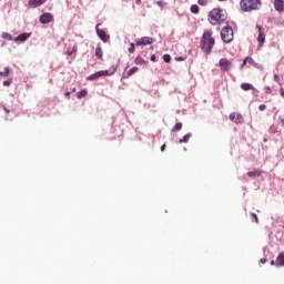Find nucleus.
<instances>
[{
	"mask_svg": "<svg viewBox=\"0 0 284 284\" xmlns=\"http://www.w3.org/2000/svg\"><path fill=\"white\" fill-rule=\"evenodd\" d=\"M260 263H261L262 265H265V263H267V260H266V258H261V260H260Z\"/></svg>",
	"mask_w": 284,
	"mask_h": 284,
	"instance_id": "a18cd8bd",
	"label": "nucleus"
},
{
	"mask_svg": "<svg viewBox=\"0 0 284 284\" xmlns=\"http://www.w3.org/2000/svg\"><path fill=\"white\" fill-rule=\"evenodd\" d=\"M252 219H255V223H258V215L256 213H251Z\"/></svg>",
	"mask_w": 284,
	"mask_h": 284,
	"instance_id": "58836bf2",
	"label": "nucleus"
},
{
	"mask_svg": "<svg viewBox=\"0 0 284 284\" xmlns=\"http://www.w3.org/2000/svg\"><path fill=\"white\" fill-rule=\"evenodd\" d=\"M245 61H247L248 65H253V68H260L258 63H256V61L250 57L245 58Z\"/></svg>",
	"mask_w": 284,
	"mask_h": 284,
	"instance_id": "412c9836",
	"label": "nucleus"
},
{
	"mask_svg": "<svg viewBox=\"0 0 284 284\" xmlns=\"http://www.w3.org/2000/svg\"><path fill=\"white\" fill-rule=\"evenodd\" d=\"M101 71H98L87 78L88 81H97V79H101Z\"/></svg>",
	"mask_w": 284,
	"mask_h": 284,
	"instance_id": "dca6fc26",
	"label": "nucleus"
},
{
	"mask_svg": "<svg viewBox=\"0 0 284 284\" xmlns=\"http://www.w3.org/2000/svg\"><path fill=\"white\" fill-rule=\"evenodd\" d=\"M3 110H4L6 114H10V110H8V108L3 106Z\"/></svg>",
	"mask_w": 284,
	"mask_h": 284,
	"instance_id": "49530a36",
	"label": "nucleus"
},
{
	"mask_svg": "<svg viewBox=\"0 0 284 284\" xmlns=\"http://www.w3.org/2000/svg\"><path fill=\"white\" fill-rule=\"evenodd\" d=\"M241 89L244 90V92H250V90H254V85H252L247 82H243L241 84Z\"/></svg>",
	"mask_w": 284,
	"mask_h": 284,
	"instance_id": "f3484780",
	"label": "nucleus"
},
{
	"mask_svg": "<svg viewBox=\"0 0 284 284\" xmlns=\"http://www.w3.org/2000/svg\"><path fill=\"white\" fill-rule=\"evenodd\" d=\"M1 37L6 39L7 41H12V34L8 32H2Z\"/></svg>",
	"mask_w": 284,
	"mask_h": 284,
	"instance_id": "cd10ccee",
	"label": "nucleus"
},
{
	"mask_svg": "<svg viewBox=\"0 0 284 284\" xmlns=\"http://www.w3.org/2000/svg\"><path fill=\"white\" fill-rule=\"evenodd\" d=\"M39 21L43 26H47L48 23H52V21H54V16H52V13H50V12L42 13L39 17Z\"/></svg>",
	"mask_w": 284,
	"mask_h": 284,
	"instance_id": "0eeeda50",
	"label": "nucleus"
},
{
	"mask_svg": "<svg viewBox=\"0 0 284 284\" xmlns=\"http://www.w3.org/2000/svg\"><path fill=\"white\" fill-rule=\"evenodd\" d=\"M266 109H267V106L265 104H260L258 105V111L260 112H264V110H266Z\"/></svg>",
	"mask_w": 284,
	"mask_h": 284,
	"instance_id": "f704fd0d",
	"label": "nucleus"
},
{
	"mask_svg": "<svg viewBox=\"0 0 284 284\" xmlns=\"http://www.w3.org/2000/svg\"><path fill=\"white\" fill-rule=\"evenodd\" d=\"M197 3H199V6L205 7V6H207L209 1L207 0H197Z\"/></svg>",
	"mask_w": 284,
	"mask_h": 284,
	"instance_id": "72a5a7b5",
	"label": "nucleus"
},
{
	"mask_svg": "<svg viewBox=\"0 0 284 284\" xmlns=\"http://www.w3.org/2000/svg\"><path fill=\"white\" fill-rule=\"evenodd\" d=\"M255 28L258 30L257 42L261 48L263 47V43H265V32H263V27H261L260 24H256Z\"/></svg>",
	"mask_w": 284,
	"mask_h": 284,
	"instance_id": "1a4fd4ad",
	"label": "nucleus"
},
{
	"mask_svg": "<svg viewBox=\"0 0 284 284\" xmlns=\"http://www.w3.org/2000/svg\"><path fill=\"white\" fill-rule=\"evenodd\" d=\"M88 95V90L87 89H82L77 93V98L78 99H83V97Z\"/></svg>",
	"mask_w": 284,
	"mask_h": 284,
	"instance_id": "4be33fe9",
	"label": "nucleus"
},
{
	"mask_svg": "<svg viewBox=\"0 0 284 284\" xmlns=\"http://www.w3.org/2000/svg\"><path fill=\"white\" fill-rule=\"evenodd\" d=\"M261 0H241L240 7L243 12H254L261 8Z\"/></svg>",
	"mask_w": 284,
	"mask_h": 284,
	"instance_id": "7ed1b4c3",
	"label": "nucleus"
},
{
	"mask_svg": "<svg viewBox=\"0 0 284 284\" xmlns=\"http://www.w3.org/2000/svg\"><path fill=\"white\" fill-rule=\"evenodd\" d=\"M136 6H141V0H135Z\"/></svg>",
	"mask_w": 284,
	"mask_h": 284,
	"instance_id": "3c124183",
	"label": "nucleus"
},
{
	"mask_svg": "<svg viewBox=\"0 0 284 284\" xmlns=\"http://www.w3.org/2000/svg\"><path fill=\"white\" fill-rule=\"evenodd\" d=\"M271 92H272V88L265 87V93H266V94H270Z\"/></svg>",
	"mask_w": 284,
	"mask_h": 284,
	"instance_id": "ea45409f",
	"label": "nucleus"
},
{
	"mask_svg": "<svg viewBox=\"0 0 284 284\" xmlns=\"http://www.w3.org/2000/svg\"><path fill=\"white\" fill-rule=\"evenodd\" d=\"M219 1H225V0H219Z\"/></svg>",
	"mask_w": 284,
	"mask_h": 284,
	"instance_id": "5fc2aeb1",
	"label": "nucleus"
},
{
	"mask_svg": "<svg viewBox=\"0 0 284 284\" xmlns=\"http://www.w3.org/2000/svg\"><path fill=\"white\" fill-rule=\"evenodd\" d=\"M136 72H139V67H133L128 72L123 73V79H130V77H132V74H136Z\"/></svg>",
	"mask_w": 284,
	"mask_h": 284,
	"instance_id": "f8f14e48",
	"label": "nucleus"
},
{
	"mask_svg": "<svg viewBox=\"0 0 284 284\" xmlns=\"http://www.w3.org/2000/svg\"><path fill=\"white\" fill-rule=\"evenodd\" d=\"M221 39L223 43H232L234 41V29L230 26L223 27L221 30Z\"/></svg>",
	"mask_w": 284,
	"mask_h": 284,
	"instance_id": "20e7f679",
	"label": "nucleus"
},
{
	"mask_svg": "<svg viewBox=\"0 0 284 284\" xmlns=\"http://www.w3.org/2000/svg\"><path fill=\"white\" fill-rule=\"evenodd\" d=\"M45 1L48 0H29V8H39L41 6H43V3H45Z\"/></svg>",
	"mask_w": 284,
	"mask_h": 284,
	"instance_id": "9d476101",
	"label": "nucleus"
},
{
	"mask_svg": "<svg viewBox=\"0 0 284 284\" xmlns=\"http://www.w3.org/2000/svg\"><path fill=\"white\" fill-rule=\"evenodd\" d=\"M175 61H185V57H176Z\"/></svg>",
	"mask_w": 284,
	"mask_h": 284,
	"instance_id": "a19ab883",
	"label": "nucleus"
},
{
	"mask_svg": "<svg viewBox=\"0 0 284 284\" xmlns=\"http://www.w3.org/2000/svg\"><path fill=\"white\" fill-rule=\"evenodd\" d=\"M270 134H276L278 132V128L275 124H272L268 129Z\"/></svg>",
	"mask_w": 284,
	"mask_h": 284,
	"instance_id": "bb28decb",
	"label": "nucleus"
},
{
	"mask_svg": "<svg viewBox=\"0 0 284 284\" xmlns=\"http://www.w3.org/2000/svg\"><path fill=\"white\" fill-rule=\"evenodd\" d=\"M182 129H183V123L178 122V123L173 126L172 132H179V131L182 130Z\"/></svg>",
	"mask_w": 284,
	"mask_h": 284,
	"instance_id": "a878e982",
	"label": "nucleus"
},
{
	"mask_svg": "<svg viewBox=\"0 0 284 284\" xmlns=\"http://www.w3.org/2000/svg\"><path fill=\"white\" fill-rule=\"evenodd\" d=\"M11 41H14V43H19V41H20L19 36H18V37H16V38H12V40H11Z\"/></svg>",
	"mask_w": 284,
	"mask_h": 284,
	"instance_id": "37998d69",
	"label": "nucleus"
},
{
	"mask_svg": "<svg viewBox=\"0 0 284 284\" xmlns=\"http://www.w3.org/2000/svg\"><path fill=\"white\" fill-rule=\"evenodd\" d=\"M158 6H160V8H162V6H163V1H158Z\"/></svg>",
	"mask_w": 284,
	"mask_h": 284,
	"instance_id": "09e8293b",
	"label": "nucleus"
},
{
	"mask_svg": "<svg viewBox=\"0 0 284 284\" xmlns=\"http://www.w3.org/2000/svg\"><path fill=\"white\" fill-rule=\"evenodd\" d=\"M251 90L253 92V97H258V90H256V88L253 87Z\"/></svg>",
	"mask_w": 284,
	"mask_h": 284,
	"instance_id": "4c0bfd02",
	"label": "nucleus"
},
{
	"mask_svg": "<svg viewBox=\"0 0 284 284\" xmlns=\"http://www.w3.org/2000/svg\"><path fill=\"white\" fill-rule=\"evenodd\" d=\"M152 43H154V39L150 37H142L135 40V45H152Z\"/></svg>",
	"mask_w": 284,
	"mask_h": 284,
	"instance_id": "6e6552de",
	"label": "nucleus"
},
{
	"mask_svg": "<svg viewBox=\"0 0 284 284\" xmlns=\"http://www.w3.org/2000/svg\"><path fill=\"white\" fill-rule=\"evenodd\" d=\"M225 11L220 8H215L209 12V21L211 26H221L225 23Z\"/></svg>",
	"mask_w": 284,
	"mask_h": 284,
	"instance_id": "f03ea898",
	"label": "nucleus"
},
{
	"mask_svg": "<svg viewBox=\"0 0 284 284\" xmlns=\"http://www.w3.org/2000/svg\"><path fill=\"white\" fill-rule=\"evenodd\" d=\"M135 50H136V45L134 44V42H131L129 47L130 54H134Z\"/></svg>",
	"mask_w": 284,
	"mask_h": 284,
	"instance_id": "c756f323",
	"label": "nucleus"
},
{
	"mask_svg": "<svg viewBox=\"0 0 284 284\" xmlns=\"http://www.w3.org/2000/svg\"><path fill=\"white\" fill-rule=\"evenodd\" d=\"M74 52H77V49H68L67 50V54H68V57H72V54H74Z\"/></svg>",
	"mask_w": 284,
	"mask_h": 284,
	"instance_id": "473e14b6",
	"label": "nucleus"
},
{
	"mask_svg": "<svg viewBox=\"0 0 284 284\" xmlns=\"http://www.w3.org/2000/svg\"><path fill=\"white\" fill-rule=\"evenodd\" d=\"M192 139V133H186L182 139L179 140V143H187Z\"/></svg>",
	"mask_w": 284,
	"mask_h": 284,
	"instance_id": "aec40b11",
	"label": "nucleus"
},
{
	"mask_svg": "<svg viewBox=\"0 0 284 284\" xmlns=\"http://www.w3.org/2000/svg\"><path fill=\"white\" fill-rule=\"evenodd\" d=\"M135 63L136 65H145V61L141 57L135 58Z\"/></svg>",
	"mask_w": 284,
	"mask_h": 284,
	"instance_id": "c85d7f7f",
	"label": "nucleus"
},
{
	"mask_svg": "<svg viewBox=\"0 0 284 284\" xmlns=\"http://www.w3.org/2000/svg\"><path fill=\"white\" fill-rule=\"evenodd\" d=\"M18 37L20 39V43H26V41H28L29 38L32 37V33H21Z\"/></svg>",
	"mask_w": 284,
	"mask_h": 284,
	"instance_id": "2eb2a0df",
	"label": "nucleus"
},
{
	"mask_svg": "<svg viewBox=\"0 0 284 284\" xmlns=\"http://www.w3.org/2000/svg\"><path fill=\"white\" fill-rule=\"evenodd\" d=\"M215 43L216 41L212 37V30L204 31L200 42V48L203 50V52H205V54H212Z\"/></svg>",
	"mask_w": 284,
	"mask_h": 284,
	"instance_id": "f257e3e1",
	"label": "nucleus"
},
{
	"mask_svg": "<svg viewBox=\"0 0 284 284\" xmlns=\"http://www.w3.org/2000/svg\"><path fill=\"white\" fill-rule=\"evenodd\" d=\"M274 81L281 85V78L278 74H274Z\"/></svg>",
	"mask_w": 284,
	"mask_h": 284,
	"instance_id": "c9c22d12",
	"label": "nucleus"
},
{
	"mask_svg": "<svg viewBox=\"0 0 284 284\" xmlns=\"http://www.w3.org/2000/svg\"><path fill=\"white\" fill-rule=\"evenodd\" d=\"M2 84L4 85V88H10V85H12V78L4 80Z\"/></svg>",
	"mask_w": 284,
	"mask_h": 284,
	"instance_id": "7c9ffc66",
	"label": "nucleus"
},
{
	"mask_svg": "<svg viewBox=\"0 0 284 284\" xmlns=\"http://www.w3.org/2000/svg\"><path fill=\"white\" fill-rule=\"evenodd\" d=\"M278 119H280V121L282 123V126L284 128V115H280Z\"/></svg>",
	"mask_w": 284,
	"mask_h": 284,
	"instance_id": "79ce46f5",
	"label": "nucleus"
},
{
	"mask_svg": "<svg viewBox=\"0 0 284 284\" xmlns=\"http://www.w3.org/2000/svg\"><path fill=\"white\" fill-rule=\"evenodd\" d=\"M165 151V144H163L162 146H161V152H164Z\"/></svg>",
	"mask_w": 284,
	"mask_h": 284,
	"instance_id": "8fccbe9b",
	"label": "nucleus"
},
{
	"mask_svg": "<svg viewBox=\"0 0 284 284\" xmlns=\"http://www.w3.org/2000/svg\"><path fill=\"white\" fill-rule=\"evenodd\" d=\"M274 8L277 12H284V1L283 0H274Z\"/></svg>",
	"mask_w": 284,
	"mask_h": 284,
	"instance_id": "9b49d317",
	"label": "nucleus"
},
{
	"mask_svg": "<svg viewBox=\"0 0 284 284\" xmlns=\"http://www.w3.org/2000/svg\"><path fill=\"white\" fill-rule=\"evenodd\" d=\"M219 67L222 72H230V70H232V61L227 60L226 58H222L219 61Z\"/></svg>",
	"mask_w": 284,
	"mask_h": 284,
	"instance_id": "39448f33",
	"label": "nucleus"
},
{
	"mask_svg": "<svg viewBox=\"0 0 284 284\" xmlns=\"http://www.w3.org/2000/svg\"><path fill=\"white\" fill-rule=\"evenodd\" d=\"M200 8H199V4H192L191 6V12H192V14H199V12H200Z\"/></svg>",
	"mask_w": 284,
	"mask_h": 284,
	"instance_id": "393cba45",
	"label": "nucleus"
},
{
	"mask_svg": "<svg viewBox=\"0 0 284 284\" xmlns=\"http://www.w3.org/2000/svg\"><path fill=\"white\" fill-rule=\"evenodd\" d=\"M271 265H276V261L274 262V260H272Z\"/></svg>",
	"mask_w": 284,
	"mask_h": 284,
	"instance_id": "864d4df0",
	"label": "nucleus"
},
{
	"mask_svg": "<svg viewBox=\"0 0 284 284\" xmlns=\"http://www.w3.org/2000/svg\"><path fill=\"white\" fill-rule=\"evenodd\" d=\"M151 61L155 62L156 61V55H151Z\"/></svg>",
	"mask_w": 284,
	"mask_h": 284,
	"instance_id": "de8ad7c7",
	"label": "nucleus"
},
{
	"mask_svg": "<svg viewBox=\"0 0 284 284\" xmlns=\"http://www.w3.org/2000/svg\"><path fill=\"white\" fill-rule=\"evenodd\" d=\"M10 75V67H4L3 71H0V77H9Z\"/></svg>",
	"mask_w": 284,
	"mask_h": 284,
	"instance_id": "b1692460",
	"label": "nucleus"
},
{
	"mask_svg": "<svg viewBox=\"0 0 284 284\" xmlns=\"http://www.w3.org/2000/svg\"><path fill=\"white\" fill-rule=\"evenodd\" d=\"M64 97H70V91H67V92L64 93Z\"/></svg>",
	"mask_w": 284,
	"mask_h": 284,
	"instance_id": "603ef678",
	"label": "nucleus"
},
{
	"mask_svg": "<svg viewBox=\"0 0 284 284\" xmlns=\"http://www.w3.org/2000/svg\"><path fill=\"white\" fill-rule=\"evenodd\" d=\"M276 267H284V253H281L276 258Z\"/></svg>",
	"mask_w": 284,
	"mask_h": 284,
	"instance_id": "4468645a",
	"label": "nucleus"
},
{
	"mask_svg": "<svg viewBox=\"0 0 284 284\" xmlns=\"http://www.w3.org/2000/svg\"><path fill=\"white\" fill-rule=\"evenodd\" d=\"M99 26H101V23L95 26L97 36L103 41V43H108V41H110V34H108L105 30L100 29Z\"/></svg>",
	"mask_w": 284,
	"mask_h": 284,
	"instance_id": "423d86ee",
	"label": "nucleus"
},
{
	"mask_svg": "<svg viewBox=\"0 0 284 284\" xmlns=\"http://www.w3.org/2000/svg\"><path fill=\"white\" fill-rule=\"evenodd\" d=\"M95 57L97 59H103V50L101 49V45L95 48Z\"/></svg>",
	"mask_w": 284,
	"mask_h": 284,
	"instance_id": "a211bd4d",
	"label": "nucleus"
},
{
	"mask_svg": "<svg viewBox=\"0 0 284 284\" xmlns=\"http://www.w3.org/2000/svg\"><path fill=\"white\" fill-rule=\"evenodd\" d=\"M229 119H230V121H235L236 120V113H231L229 115Z\"/></svg>",
	"mask_w": 284,
	"mask_h": 284,
	"instance_id": "e433bc0d",
	"label": "nucleus"
},
{
	"mask_svg": "<svg viewBox=\"0 0 284 284\" xmlns=\"http://www.w3.org/2000/svg\"><path fill=\"white\" fill-rule=\"evenodd\" d=\"M245 65H247V61H245V59H244L243 63L241 64V70H243V68H245Z\"/></svg>",
	"mask_w": 284,
	"mask_h": 284,
	"instance_id": "c03bdc74",
	"label": "nucleus"
},
{
	"mask_svg": "<svg viewBox=\"0 0 284 284\" xmlns=\"http://www.w3.org/2000/svg\"><path fill=\"white\" fill-rule=\"evenodd\" d=\"M243 115L241 113H237L235 115V120H234V123H236L237 125H240L241 123H243Z\"/></svg>",
	"mask_w": 284,
	"mask_h": 284,
	"instance_id": "5701e85b",
	"label": "nucleus"
},
{
	"mask_svg": "<svg viewBox=\"0 0 284 284\" xmlns=\"http://www.w3.org/2000/svg\"><path fill=\"white\" fill-rule=\"evenodd\" d=\"M247 176H250L251 179H256L257 176H261V174H263V171L261 170H254V171H248Z\"/></svg>",
	"mask_w": 284,
	"mask_h": 284,
	"instance_id": "ddd939ff",
	"label": "nucleus"
},
{
	"mask_svg": "<svg viewBox=\"0 0 284 284\" xmlns=\"http://www.w3.org/2000/svg\"><path fill=\"white\" fill-rule=\"evenodd\" d=\"M163 61H164V63H170V61H172V57L170 54H164Z\"/></svg>",
	"mask_w": 284,
	"mask_h": 284,
	"instance_id": "2f4dec72",
	"label": "nucleus"
},
{
	"mask_svg": "<svg viewBox=\"0 0 284 284\" xmlns=\"http://www.w3.org/2000/svg\"><path fill=\"white\" fill-rule=\"evenodd\" d=\"M114 72H116V69H113V71H111V72H110V70L100 71L101 77H112V74H114Z\"/></svg>",
	"mask_w": 284,
	"mask_h": 284,
	"instance_id": "6ab92c4d",
	"label": "nucleus"
}]
</instances>
